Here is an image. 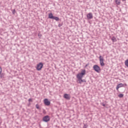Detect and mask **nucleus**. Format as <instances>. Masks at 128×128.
<instances>
[{
	"mask_svg": "<svg viewBox=\"0 0 128 128\" xmlns=\"http://www.w3.org/2000/svg\"><path fill=\"white\" fill-rule=\"evenodd\" d=\"M84 74H86V70H83L82 71L81 73L78 74L77 75V78L78 80H81L82 78L84 76Z\"/></svg>",
	"mask_w": 128,
	"mask_h": 128,
	"instance_id": "f257e3e1",
	"label": "nucleus"
},
{
	"mask_svg": "<svg viewBox=\"0 0 128 128\" xmlns=\"http://www.w3.org/2000/svg\"><path fill=\"white\" fill-rule=\"evenodd\" d=\"M99 58L101 66H104V57H102V56H100Z\"/></svg>",
	"mask_w": 128,
	"mask_h": 128,
	"instance_id": "f03ea898",
	"label": "nucleus"
},
{
	"mask_svg": "<svg viewBox=\"0 0 128 128\" xmlns=\"http://www.w3.org/2000/svg\"><path fill=\"white\" fill-rule=\"evenodd\" d=\"M93 68L96 72H100V68L98 65H94Z\"/></svg>",
	"mask_w": 128,
	"mask_h": 128,
	"instance_id": "7ed1b4c3",
	"label": "nucleus"
},
{
	"mask_svg": "<svg viewBox=\"0 0 128 128\" xmlns=\"http://www.w3.org/2000/svg\"><path fill=\"white\" fill-rule=\"evenodd\" d=\"M43 66H44V64H42V62L39 63L38 64H37V68H36L37 70H40L42 68Z\"/></svg>",
	"mask_w": 128,
	"mask_h": 128,
	"instance_id": "20e7f679",
	"label": "nucleus"
},
{
	"mask_svg": "<svg viewBox=\"0 0 128 128\" xmlns=\"http://www.w3.org/2000/svg\"><path fill=\"white\" fill-rule=\"evenodd\" d=\"M50 116H46L43 118V122H50Z\"/></svg>",
	"mask_w": 128,
	"mask_h": 128,
	"instance_id": "39448f33",
	"label": "nucleus"
},
{
	"mask_svg": "<svg viewBox=\"0 0 128 128\" xmlns=\"http://www.w3.org/2000/svg\"><path fill=\"white\" fill-rule=\"evenodd\" d=\"M44 104L46 106H50V102L48 101V98H46L44 100Z\"/></svg>",
	"mask_w": 128,
	"mask_h": 128,
	"instance_id": "423d86ee",
	"label": "nucleus"
},
{
	"mask_svg": "<svg viewBox=\"0 0 128 128\" xmlns=\"http://www.w3.org/2000/svg\"><path fill=\"white\" fill-rule=\"evenodd\" d=\"M87 18L88 20H92V18L93 16H92V12H90L87 14Z\"/></svg>",
	"mask_w": 128,
	"mask_h": 128,
	"instance_id": "0eeeda50",
	"label": "nucleus"
},
{
	"mask_svg": "<svg viewBox=\"0 0 128 128\" xmlns=\"http://www.w3.org/2000/svg\"><path fill=\"white\" fill-rule=\"evenodd\" d=\"M122 86H124V84L120 83L117 85V86L116 87V90H118V88H122Z\"/></svg>",
	"mask_w": 128,
	"mask_h": 128,
	"instance_id": "6e6552de",
	"label": "nucleus"
},
{
	"mask_svg": "<svg viewBox=\"0 0 128 128\" xmlns=\"http://www.w3.org/2000/svg\"><path fill=\"white\" fill-rule=\"evenodd\" d=\"M64 98L66 100H70V94H64Z\"/></svg>",
	"mask_w": 128,
	"mask_h": 128,
	"instance_id": "1a4fd4ad",
	"label": "nucleus"
},
{
	"mask_svg": "<svg viewBox=\"0 0 128 128\" xmlns=\"http://www.w3.org/2000/svg\"><path fill=\"white\" fill-rule=\"evenodd\" d=\"M49 18H51V20H53L54 16L52 15V13H50L48 14Z\"/></svg>",
	"mask_w": 128,
	"mask_h": 128,
	"instance_id": "9d476101",
	"label": "nucleus"
},
{
	"mask_svg": "<svg viewBox=\"0 0 128 128\" xmlns=\"http://www.w3.org/2000/svg\"><path fill=\"white\" fill-rule=\"evenodd\" d=\"M52 20H56L58 22L60 20V18H58V17L54 16Z\"/></svg>",
	"mask_w": 128,
	"mask_h": 128,
	"instance_id": "9b49d317",
	"label": "nucleus"
},
{
	"mask_svg": "<svg viewBox=\"0 0 128 128\" xmlns=\"http://www.w3.org/2000/svg\"><path fill=\"white\" fill-rule=\"evenodd\" d=\"M116 2L117 4H120V0H116Z\"/></svg>",
	"mask_w": 128,
	"mask_h": 128,
	"instance_id": "f8f14e48",
	"label": "nucleus"
},
{
	"mask_svg": "<svg viewBox=\"0 0 128 128\" xmlns=\"http://www.w3.org/2000/svg\"><path fill=\"white\" fill-rule=\"evenodd\" d=\"M125 66L128 68V60H126L125 61Z\"/></svg>",
	"mask_w": 128,
	"mask_h": 128,
	"instance_id": "ddd939ff",
	"label": "nucleus"
},
{
	"mask_svg": "<svg viewBox=\"0 0 128 128\" xmlns=\"http://www.w3.org/2000/svg\"><path fill=\"white\" fill-rule=\"evenodd\" d=\"M112 42H116V38L114 37H112Z\"/></svg>",
	"mask_w": 128,
	"mask_h": 128,
	"instance_id": "4468645a",
	"label": "nucleus"
},
{
	"mask_svg": "<svg viewBox=\"0 0 128 128\" xmlns=\"http://www.w3.org/2000/svg\"><path fill=\"white\" fill-rule=\"evenodd\" d=\"M80 84H82V82H84V81L82 79H78Z\"/></svg>",
	"mask_w": 128,
	"mask_h": 128,
	"instance_id": "2eb2a0df",
	"label": "nucleus"
},
{
	"mask_svg": "<svg viewBox=\"0 0 128 128\" xmlns=\"http://www.w3.org/2000/svg\"><path fill=\"white\" fill-rule=\"evenodd\" d=\"M118 96L119 98H124V94H119Z\"/></svg>",
	"mask_w": 128,
	"mask_h": 128,
	"instance_id": "dca6fc26",
	"label": "nucleus"
},
{
	"mask_svg": "<svg viewBox=\"0 0 128 128\" xmlns=\"http://www.w3.org/2000/svg\"><path fill=\"white\" fill-rule=\"evenodd\" d=\"M36 106L37 110H40V106H38V104H36Z\"/></svg>",
	"mask_w": 128,
	"mask_h": 128,
	"instance_id": "f3484780",
	"label": "nucleus"
},
{
	"mask_svg": "<svg viewBox=\"0 0 128 128\" xmlns=\"http://www.w3.org/2000/svg\"><path fill=\"white\" fill-rule=\"evenodd\" d=\"M42 34H40V33H39V34H38V37H39L40 38H42Z\"/></svg>",
	"mask_w": 128,
	"mask_h": 128,
	"instance_id": "a211bd4d",
	"label": "nucleus"
},
{
	"mask_svg": "<svg viewBox=\"0 0 128 128\" xmlns=\"http://www.w3.org/2000/svg\"><path fill=\"white\" fill-rule=\"evenodd\" d=\"M12 13L13 14H16V10H14L12 12Z\"/></svg>",
	"mask_w": 128,
	"mask_h": 128,
	"instance_id": "6ab92c4d",
	"label": "nucleus"
},
{
	"mask_svg": "<svg viewBox=\"0 0 128 128\" xmlns=\"http://www.w3.org/2000/svg\"><path fill=\"white\" fill-rule=\"evenodd\" d=\"M101 104L103 106H106V104H104V102L101 103Z\"/></svg>",
	"mask_w": 128,
	"mask_h": 128,
	"instance_id": "aec40b11",
	"label": "nucleus"
},
{
	"mask_svg": "<svg viewBox=\"0 0 128 128\" xmlns=\"http://www.w3.org/2000/svg\"><path fill=\"white\" fill-rule=\"evenodd\" d=\"M2 68L0 67V74H2Z\"/></svg>",
	"mask_w": 128,
	"mask_h": 128,
	"instance_id": "412c9836",
	"label": "nucleus"
},
{
	"mask_svg": "<svg viewBox=\"0 0 128 128\" xmlns=\"http://www.w3.org/2000/svg\"><path fill=\"white\" fill-rule=\"evenodd\" d=\"M28 102H32V98H30V99L28 100Z\"/></svg>",
	"mask_w": 128,
	"mask_h": 128,
	"instance_id": "4be33fe9",
	"label": "nucleus"
},
{
	"mask_svg": "<svg viewBox=\"0 0 128 128\" xmlns=\"http://www.w3.org/2000/svg\"><path fill=\"white\" fill-rule=\"evenodd\" d=\"M84 128H86V124L84 125Z\"/></svg>",
	"mask_w": 128,
	"mask_h": 128,
	"instance_id": "5701e85b",
	"label": "nucleus"
},
{
	"mask_svg": "<svg viewBox=\"0 0 128 128\" xmlns=\"http://www.w3.org/2000/svg\"><path fill=\"white\" fill-rule=\"evenodd\" d=\"M122 0L124 1V0Z\"/></svg>",
	"mask_w": 128,
	"mask_h": 128,
	"instance_id": "b1692460",
	"label": "nucleus"
},
{
	"mask_svg": "<svg viewBox=\"0 0 128 128\" xmlns=\"http://www.w3.org/2000/svg\"><path fill=\"white\" fill-rule=\"evenodd\" d=\"M60 26V25H59V26Z\"/></svg>",
	"mask_w": 128,
	"mask_h": 128,
	"instance_id": "393cba45",
	"label": "nucleus"
},
{
	"mask_svg": "<svg viewBox=\"0 0 128 128\" xmlns=\"http://www.w3.org/2000/svg\"><path fill=\"white\" fill-rule=\"evenodd\" d=\"M60 26V25H59V26Z\"/></svg>",
	"mask_w": 128,
	"mask_h": 128,
	"instance_id": "a878e982",
	"label": "nucleus"
}]
</instances>
